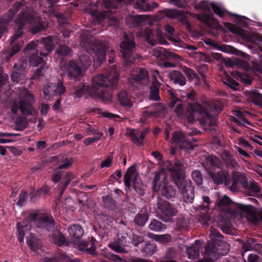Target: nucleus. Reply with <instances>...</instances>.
<instances>
[{
    "instance_id": "nucleus-1",
    "label": "nucleus",
    "mask_w": 262,
    "mask_h": 262,
    "mask_svg": "<svg viewBox=\"0 0 262 262\" xmlns=\"http://www.w3.org/2000/svg\"><path fill=\"white\" fill-rule=\"evenodd\" d=\"M114 76L113 75H99L94 77L90 86L86 88L84 85L81 84L79 88H74V94L77 97L80 98L85 93L95 99L110 100L112 98L111 91L113 90Z\"/></svg>"
},
{
    "instance_id": "nucleus-2",
    "label": "nucleus",
    "mask_w": 262,
    "mask_h": 262,
    "mask_svg": "<svg viewBox=\"0 0 262 262\" xmlns=\"http://www.w3.org/2000/svg\"><path fill=\"white\" fill-rule=\"evenodd\" d=\"M186 100L188 102L187 112L189 114L188 118L191 121L197 120L205 130H215L216 120L215 117L209 113V108L196 102V93L190 90L186 93Z\"/></svg>"
},
{
    "instance_id": "nucleus-3",
    "label": "nucleus",
    "mask_w": 262,
    "mask_h": 262,
    "mask_svg": "<svg viewBox=\"0 0 262 262\" xmlns=\"http://www.w3.org/2000/svg\"><path fill=\"white\" fill-rule=\"evenodd\" d=\"M169 170L184 202L192 203L194 198V188L190 180L184 179V165L177 160L170 164Z\"/></svg>"
},
{
    "instance_id": "nucleus-4",
    "label": "nucleus",
    "mask_w": 262,
    "mask_h": 262,
    "mask_svg": "<svg viewBox=\"0 0 262 262\" xmlns=\"http://www.w3.org/2000/svg\"><path fill=\"white\" fill-rule=\"evenodd\" d=\"M35 222L37 227L50 230L55 226V221L52 216L42 215L38 216L35 213L31 214L25 221L18 223V239L19 243H24L25 231L31 229L32 222Z\"/></svg>"
},
{
    "instance_id": "nucleus-5",
    "label": "nucleus",
    "mask_w": 262,
    "mask_h": 262,
    "mask_svg": "<svg viewBox=\"0 0 262 262\" xmlns=\"http://www.w3.org/2000/svg\"><path fill=\"white\" fill-rule=\"evenodd\" d=\"M80 44L88 53L94 54L95 66L99 67L105 60L106 47L100 41L96 40L89 34H86L81 37Z\"/></svg>"
},
{
    "instance_id": "nucleus-6",
    "label": "nucleus",
    "mask_w": 262,
    "mask_h": 262,
    "mask_svg": "<svg viewBox=\"0 0 262 262\" xmlns=\"http://www.w3.org/2000/svg\"><path fill=\"white\" fill-rule=\"evenodd\" d=\"M15 23L18 25V27H21V30L25 25L29 24L30 31L33 34H36L45 30V28L40 19L36 17L34 12L28 8L23 10L19 17L15 20Z\"/></svg>"
},
{
    "instance_id": "nucleus-7",
    "label": "nucleus",
    "mask_w": 262,
    "mask_h": 262,
    "mask_svg": "<svg viewBox=\"0 0 262 262\" xmlns=\"http://www.w3.org/2000/svg\"><path fill=\"white\" fill-rule=\"evenodd\" d=\"M135 47L136 42L134 34L129 32H124L120 43V49L126 66L130 65L135 60V56L133 52Z\"/></svg>"
},
{
    "instance_id": "nucleus-8",
    "label": "nucleus",
    "mask_w": 262,
    "mask_h": 262,
    "mask_svg": "<svg viewBox=\"0 0 262 262\" xmlns=\"http://www.w3.org/2000/svg\"><path fill=\"white\" fill-rule=\"evenodd\" d=\"M19 96L21 100L18 102H14L11 107L12 112L16 114L19 110L21 112L27 116L32 115L33 107L32 101L33 100V96L29 91L25 89H20Z\"/></svg>"
},
{
    "instance_id": "nucleus-9",
    "label": "nucleus",
    "mask_w": 262,
    "mask_h": 262,
    "mask_svg": "<svg viewBox=\"0 0 262 262\" xmlns=\"http://www.w3.org/2000/svg\"><path fill=\"white\" fill-rule=\"evenodd\" d=\"M161 174L157 172L152 182V188L154 191H159L161 195L168 200L174 198L177 193L176 189L164 181H160Z\"/></svg>"
},
{
    "instance_id": "nucleus-10",
    "label": "nucleus",
    "mask_w": 262,
    "mask_h": 262,
    "mask_svg": "<svg viewBox=\"0 0 262 262\" xmlns=\"http://www.w3.org/2000/svg\"><path fill=\"white\" fill-rule=\"evenodd\" d=\"M135 172L134 166H131L128 168L124 176V183L126 187H129L133 179V189L139 195L143 196L145 194L146 186L142 182L137 174H135Z\"/></svg>"
},
{
    "instance_id": "nucleus-11",
    "label": "nucleus",
    "mask_w": 262,
    "mask_h": 262,
    "mask_svg": "<svg viewBox=\"0 0 262 262\" xmlns=\"http://www.w3.org/2000/svg\"><path fill=\"white\" fill-rule=\"evenodd\" d=\"M158 217L164 222L170 221L177 212L174 205L168 201L158 199L157 203Z\"/></svg>"
},
{
    "instance_id": "nucleus-12",
    "label": "nucleus",
    "mask_w": 262,
    "mask_h": 262,
    "mask_svg": "<svg viewBox=\"0 0 262 262\" xmlns=\"http://www.w3.org/2000/svg\"><path fill=\"white\" fill-rule=\"evenodd\" d=\"M209 236L210 241L207 243L205 247L206 253L209 255L212 253H219V251L221 249L220 247H223L226 244L223 241V235L217 229L211 228Z\"/></svg>"
},
{
    "instance_id": "nucleus-13",
    "label": "nucleus",
    "mask_w": 262,
    "mask_h": 262,
    "mask_svg": "<svg viewBox=\"0 0 262 262\" xmlns=\"http://www.w3.org/2000/svg\"><path fill=\"white\" fill-rule=\"evenodd\" d=\"M197 142L196 139L191 138H188L187 137L181 132H176L173 134L171 138V143L180 149L184 150L192 149L195 145L191 142Z\"/></svg>"
},
{
    "instance_id": "nucleus-14",
    "label": "nucleus",
    "mask_w": 262,
    "mask_h": 262,
    "mask_svg": "<svg viewBox=\"0 0 262 262\" xmlns=\"http://www.w3.org/2000/svg\"><path fill=\"white\" fill-rule=\"evenodd\" d=\"M38 41H32L29 42L24 50V52L26 54H31V55L29 57L30 62L33 67H36L38 64L40 63L42 61V58L38 56V54L42 56H47V53L43 52H39L37 47Z\"/></svg>"
},
{
    "instance_id": "nucleus-15",
    "label": "nucleus",
    "mask_w": 262,
    "mask_h": 262,
    "mask_svg": "<svg viewBox=\"0 0 262 262\" xmlns=\"http://www.w3.org/2000/svg\"><path fill=\"white\" fill-rule=\"evenodd\" d=\"M66 91L62 82L59 80L56 83H49L43 88L44 98L46 100H51L54 96L63 94Z\"/></svg>"
},
{
    "instance_id": "nucleus-16",
    "label": "nucleus",
    "mask_w": 262,
    "mask_h": 262,
    "mask_svg": "<svg viewBox=\"0 0 262 262\" xmlns=\"http://www.w3.org/2000/svg\"><path fill=\"white\" fill-rule=\"evenodd\" d=\"M23 31L21 27H19L15 31L14 34L11 37L10 46L11 49L8 51L7 55L5 57L7 60H9L13 55L18 52L24 44V42L19 38L21 36Z\"/></svg>"
},
{
    "instance_id": "nucleus-17",
    "label": "nucleus",
    "mask_w": 262,
    "mask_h": 262,
    "mask_svg": "<svg viewBox=\"0 0 262 262\" xmlns=\"http://www.w3.org/2000/svg\"><path fill=\"white\" fill-rule=\"evenodd\" d=\"M114 1L115 0H103L102 5L103 9V12L101 13L95 12L92 15L96 17L99 21L105 18H108L114 21L115 14L114 12L112 11V9L115 8Z\"/></svg>"
},
{
    "instance_id": "nucleus-18",
    "label": "nucleus",
    "mask_w": 262,
    "mask_h": 262,
    "mask_svg": "<svg viewBox=\"0 0 262 262\" xmlns=\"http://www.w3.org/2000/svg\"><path fill=\"white\" fill-rule=\"evenodd\" d=\"M207 174L214 183L216 185H221L224 183L226 186L231 185V181L230 174L226 170L221 169L217 171H213L208 170Z\"/></svg>"
},
{
    "instance_id": "nucleus-19",
    "label": "nucleus",
    "mask_w": 262,
    "mask_h": 262,
    "mask_svg": "<svg viewBox=\"0 0 262 262\" xmlns=\"http://www.w3.org/2000/svg\"><path fill=\"white\" fill-rule=\"evenodd\" d=\"M66 74L68 77L75 81L80 80L83 75V70L77 62L70 61L66 68Z\"/></svg>"
},
{
    "instance_id": "nucleus-20",
    "label": "nucleus",
    "mask_w": 262,
    "mask_h": 262,
    "mask_svg": "<svg viewBox=\"0 0 262 262\" xmlns=\"http://www.w3.org/2000/svg\"><path fill=\"white\" fill-rule=\"evenodd\" d=\"M21 4L16 2L13 6V9L10 10L7 15L4 16L0 19V39L7 32V25L11 21L14 15L19 10Z\"/></svg>"
},
{
    "instance_id": "nucleus-21",
    "label": "nucleus",
    "mask_w": 262,
    "mask_h": 262,
    "mask_svg": "<svg viewBox=\"0 0 262 262\" xmlns=\"http://www.w3.org/2000/svg\"><path fill=\"white\" fill-rule=\"evenodd\" d=\"M169 95V108L173 110V112L179 117H183L184 114V105L181 100L176 97L174 93L168 91Z\"/></svg>"
},
{
    "instance_id": "nucleus-22",
    "label": "nucleus",
    "mask_w": 262,
    "mask_h": 262,
    "mask_svg": "<svg viewBox=\"0 0 262 262\" xmlns=\"http://www.w3.org/2000/svg\"><path fill=\"white\" fill-rule=\"evenodd\" d=\"M231 175L230 189L232 191L237 190L240 186L243 188L247 187V181L248 180L244 173L237 171H233Z\"/></svg>"
},
{
    "instance_id": "nucleus-23",
    "label": "nucleus",
    "mask_w": 262,
    "mask_h": 262,
    "mask_svg": "<svg viewBox=\"0 0 262 262\" xmlns=\"http://www.w3.org/2000/svg\"><path fill=\"white\" fill-rule=\"evenodd\" d=\"M131 0H116V5L117 2L127 4L130 3ZM158 4L154 0H138L135 4V7L141 9L143 11H150L158 7ZM117 9L116 6V9Z\"/></svg>"
},
{
    "instance_id": "nucleus-24",
    "label": "nucleus",
    "mask_w": 262,
    "mask_h": 262,
    "mask_svg": "<svg viewBox=\"0 0 262 262\" xmlns=\"http://www.w3.org/2000/svg\"><path fill=\"white\" fill-rule=\"evenodd\" d=\"M136 74L132 75V77L127 79V82L129 87L134 88V83H138L139 82L147 78V72L144 68L137 69Z\"/></svg>"
},
{
    "instance_id": "nucleus-25",
    "label": "nucleus",
    "mask_w": 262,
    "mask_h": 262,
    "mask_svg": "<svg viewBox=\"0 0 262 262\" xmlns=\"http://www.w3.org/2000/svg\"><path fill=\"white\" fill-rule=\"evenodd\" d=\"M130 133V136L132 142L137 146H141L144 144V139L145 137L149 133V129L146 127L144 128L142 131H138L137 133L134 132L135 130L132 129Z\"/></svg>"
},
{
    "instance_id": "nucleus-26",
    "label": "nucleus",
    "mask_w": 262,
    "mask_h": 262,
    "mask_svg": "<svg viewBox=\"0 0 262 262\" xmlns=\"http://www.w3.org/2000/svg\"><path fill=\"white\" fill-rule=\"evenodd\" d=\"M146 19L144 15H129L125 18V23L129 28H135L142 25Z\"/></svg>"
},
{
    "instance_id": "nucleus-27",
    "label": "nucleus",
    "mask_w": 262,
    "mask_h": 262,
    "mask_svg": "<svg viewBox=\"0 0 262 262\" xmlns=\"http://www.w3.org/2000/svg\"><path fill=\"white\" fill-rule=\"evenodd\" d=\"M60 42V40L58 36H49L42 40V44L48 54L53 51L55 46L59 44Z\"/></svg>"
},
{
    "instance_id": "nucleus-28",
    "label": "nucleus",
    "mask_w": 262,
    "mask_h": 262,
    "mask_svg": "<svg viewBox=\"0 0 262 262\" xmlns=\"http://www.w3.org/2000/svg\"><path fill=\"white\" fill-rule=\"evenodd\" d=\"M139 35L144 38L152 46H154L157 43L154 32L149 27L141 28L139 31Z\"/></svg>"
},
{
    "instance_id": "nucleus-29",
    "label": "nucleus",
    "mask_w": 262,
    "mask_h": 262,
    "mask_svg": "<svg viewBox=\"0 0 262 262\" xmlns=\"http://www.w3.org/2000/svg\"><path fill=\"white\" fill-rule=\"evenodd\" d=\"M118 238L117 241L116 240V252L126 253L127 251L124 248L126 243V238L127 233L126 232L120 233V230H118L117 234Z\"/></svg>"
},
{
    "instance_id": "nucleus-30",
    "label": "nucleus",
    "mask_w": 262,
    "mask_h": 262,
    "mask_svg": "<svg viewBox=\"0 0 262 262\" xmlns=\"http://www.w3.org/2000/svg\"><path fill=\"white\" fill-rule=\"evenodd\" d=\"M169 79L176 84L183 86L186 84L185 76L179 71L173 70L168 75Z\"/></svg>"
},
{
    "instance_id": "nucleus-31",
    "label": "nucleus",
    "mask_w": 262,
    "mask_h": 262,
    "mask_svg": "<svg viewBox=\"0 0 262 262\" xmlns=\"http://www.w3.org/2000/svg\"><path fill=\"white\" fill-rule=\"evenodd\" d=\"M160 85V83L157 80L152 82L149 89V100L155 101H159L161 100L159 94Z\"/></svg>"
},
{
    "instance_id": "nucleus-32",
    "label": "nucleus",
    "mask_w": 262,
    "mask_h": 262,
    "mask_svg": "<svg viewBox=\"0 0 262 262\" xmlns=\"http://www.w3.org/2000/svg\"><path fill=\"white\" fill-rule=\"evenodd\" d=\"M27 244L31 250L34 252L37 251L42 246L40 240L32 234H30L29 236L27 237Z\"/></svg>"
},
{
    "instance_id": "nucleus-33",
    "label": "nucleus",
    "mask_w": 262,
    "mask_h": 262,
    "mask_svg": "<svg viewBox=\"0 0 262 262\" xmlns=\"http://www.w3.org/2000/svg\"><path fill=\"white\" fill-rule=\"evenodd\" d=\"M247 96L251 102L262 108V94L256 90H252L247 92Z\"/></svg>"
},
{
    "instance_id": "nucleus-34",
    "label": "nucleus",
    "mask_w": 262,
    "mask_h": 262,
    "mask_svg": "<svg viewBox=\"0 0 262 262\" xmlns=\"http://www.w3.org/2000/svg\"><path fill=\"white\" fill-rule=\"evenodd\" d=\"M243 189L249 195L254 196L255 194L260 192V187L258 184L254 180L247 181V187Z\"/></svg>"
},
{
    "instance_id": "nucleus-35",
    "label": "nucleus",
    "mask_w": 262,
    "mask_h": 262,
    "mask_svg": "<svg viewBox=\"0 0 262 262\" xmlns=\"http://www.w3.org/2000/svg\"><path fill=\"white\" fill-rule=\"evenodd\" d=\"M222 159L228 169H236L238 167V164L234 159L233 156L229 152L226 151Z\"/></svg>"
},
{
    "instance_id": "nucleus-36",
    "label": "nucleus",
    "mask_w": 262,
    "mask_h": 262,
    "mask_svg": "<svg viewBox=\"0 0 262 262\" xmlns=\"http://www.w3.org/2000/svg\"><path fill=\"white\" fill-rule=\"evenodd\" d=\"M54 160H57L59 162L63 163V164H61L58 167L57 169L68 168L71 166L73 163V161L72 160L64 158L63 156L62 155L52 157L51 161H53Z\"/></svg>"
},
{
    "instance_id": "nucleus-37",
    "label": "nucleus",
    "mask_w": 262,
    "mask_h": 262,
    "mask_svg": "<svg viewBox=\"0 0 262 262\" xmlns=\"http://www.w3.org/2000/svg\"><path fill=\"white\" fill-rule=\"evenodd\" d=\"M158 53L159 56H163L167 59H173L176 61H178L180 59V57L173 53L168 51L167 49L163 48H158Z\"/></svg>"
},
{
    "instance_id": "nucleus-38",
    "label": "nucleus",
    "mask_w": 262,
    "mask_h": 262,
    "mask_svg": "<svg viewBox=\"0 0 262 262\" xmlns=\"http://www.w3.org/2000/svg\"><path fill=\"white\" fill-rule=\"evenodd\" d=\"M201 247V241L196 240L194 242V244L192 245L190 247L187 248V253L188 257H192L199 256L200 253V249Z\"/></svg>"
},
{
    "instance_id": "nucleus-39",
    "label": "nucleus",
    "mask_w": 262,
    "mask_h": 262,
    "mask_svg": "<svg viewBox=\"0 0 262 262\" xmlns=\"http://www.w3.org/2000/svg\"><path fill=\"white\" fill-rule=\"evenodd\" d=\"M68 232L71 237L79 238L83 234V230L80 225H73L68 228Z\"/></svg>"
},
{
    "instance_id": "nucleus-40",
    "label": "nucleus",
    "mask_w": 262,
    "mask_h": 262,
    "mask_svg": "<svg viewBox=\"0 0 262 262\" xmlns=\"http://www.w3.org/2000/svg\"><path fill=\"white\" fill-rule=\"evenodd\" d=\"M53 243L58 246H60L66 243V238L64 235L59 231H55L52 236Z\"/></svg>"
},
{
    "instance_id": "nucleus-41",
    "label": "nucleus",
    "mask_w": 262,
    "mask_h": 262,
    "mask_svg": "<svg viewBox=\"0 0 262 262\" xmlns=\"http://www.w3.org/2000/svg\"><path fill=\"white\" fill-rule=\"evenodd\" d=\"M149 218L148 213H138L134 217V222L135 225L143 227L145 225Z\"/></svg>"
},
{
    "instance_id": "nucleus-42",
    "label": "nucleus",
    "mask_w": 262,
    "mask_h": 262,
    "mask_svg": "<svg viewBox=\"0 0 262 262\" xmlns=\"http://www.w3.org/2000/svg\"><path fill=\"white\" fill-rule=\"evenodd\" d=\"M118 100L121 105L131 107L132 105L128 97L126 92L124 91H121L118 94Z\"/></svg>"
},
{
    "instance_id": "nucleus-43",
    "label": "nucleus",
    "mask_w": 262,
    "mask_h": 262,
    "mask_svg": "<svg viewBox=\"0 0 262 262\" xmlns=\"http://www.w3.org/2000/svg\"><path fill=\"white\" fill-rule=\"evenodd\" d=\"M224 25L226 28L228 29L232 33L241 36H245V30L243 29L230 23L225 22Z\"/></svg>"
},
{
    "instance_id": "nucleus-44",
    "label": "nucleus",
    "mask_w": 262,
    "mask_h": 262,
    "mask_svg": "<svg viewBox=\"0 0 262 262\" xmlns=\"http://www.w3.org/2000/svg\"><path fill=\"white\" fill-rule=\"evenodd\" d=\"M152 238L162 244H168L172 241L171 235L168 234L162 235L152 234Z\"/></svg>"
},
{
    "instance_id": "nucleus-45",
    "label": "nucleus",
    "mask_w": 262,
    "mask_h": 262,
    "mask_svg": "<svg viewBox=\"0 0 262 262\" xmlns=\"http://www.w3.org/2000/svg\"><path fill=\"white\" fill-rule=\"evenodd\" d=\"M206 162L211 166L216 167L217 168H221V163L220 159L214 155H208L206 158Z\"/></svg>"
},
{
    "instance_id": "nucleus-46",
    "label": "nucleus",
    "mask_w": 262,
    "mask_h": 262,
    "mask_svg": "<svg viewBox=\"0 0 262 262\" xmlns=\"http://www.w3.org/2000/svg\"><path fill=\"white\" fill-rule=\"evenodd\" d=\"M89 243L85 241H81L78 245L79 249L85 253H90L91 255H94L96 254L95 248L93 246V243H91L92 246L90 248H88Z\"/></svg>"
},
{
    "instance_id": "nucleus-47",
    "label": "nucleus",
    "mask_w": 262,
    "mask_h": 262,
    "mask_svg": "<svg viewBox=\"0 0 262 262\" xmlns=\"http://www.w3.org/2000/svg\"><path fill=\"white\" fill-rule=\"evenodd\" d=\"M165 226L163 224L156 219L151 220L148 226L150 230L157 232L161 231L165 228Z\"/></svg>"
},
{
    "instance_id": "nucleus-48",
    "label": "nucleus",
    "mask_w": 262,
    "mask_h": 262,
    "mask_svg": "<svg viewBox=\"0 0 262 262\" xmlns=\"http://www.w3.org/2000/svg\"><path fill=\"white\" fill-rule=\"evenodd\" d=\"M28 124L27 118L20 117L15 121V127L17 130H23L27 127Z\"/></svg>"
},
{
    "instance_id": "nucleus-49",
    "label": "nucleus",
    "mask_w": 262,
    "mask_h": 262,
    "mask_svg": "<svg viewBox=\"0 0 262 262\" xmlns=\"http://www.w3.org/2000/svg\"><path fill=\"white\" fill-rule=\"evenodd\" d=\"M115 251V243H112L109 244L108 247L107 248H105L103 250V254L104 256L107 258L108 259L114 260H115V255L110 251V250Z\"/></svg>"
},
{
    "instance_id": "nucleus-50",
    "label": "nucleus",
    "mask_w": 262,
    "mask_h": 262,
    "mask_svg": "<svg viewBox=\"0 0 262 262\" xmlns=\"http://www.w3.org/2000/svg\"><path fill=\"white\" fill-rule=\"evenodd\" d=\"M78 61L83 69H88L91 64V60L88 55L79 56Z\"/></svg>"
},
{
    "instance_id": "nucleus-51",
    "label": "nucleus",
    "mask_w": 262,
    "mask_h": 262,
    "mask_svg": "<svg viewBox=\"0 0 262 262\" xmlns=\"http://www.w3.org/2000/svg\"><path fill=\"white\" fill-rule=\"evenodd\" d=\"M165 15L170 18H176L182 15L183 12L180 10L165 9L163 10Z\"/></svg>"
},
{
    "instance_id": "nucleus-52",
    "label": "nucleus",
    "mask_w": 262,
    "mask_h": 262,
    "mask_svg": "<svg viewBox=\"0 0 262 262\" xmlns=\"http://www.w3.org/2000/svg\"><path fill=\"white\" fill-rule=\"evenodd\" d=\"M224 83L234 90H237L239 84L237 81L230 76L226 78L224 81Z\"/></svg>"
},
{
    "instance_id": "nucleus-53",
    "label": "nucleus",
    "mask_w": 262,
    "mask_h": 262,
    "mask_svg": "<svg viewBox=\"0 0 262 262\" xmlns=\"http://www.w3.org/2000/svg\"><path fill=\"white\" fill-rule=\"evenodd\" d=\"M191 177L194 182L198 185H201L203 184V178L201 172L198 170H194L192 171Z\"/></svg>"
},
{
    "instance_id": "nucleus-54",
    "label": "nucleus",
    "mask_w": 262,
    "mask_h": 262,
    "mask_svg": "<svg viewBox=\"0 0 262 262\" xmlns=\"http://www.w3.org/2000/svg\"><path fill=\"white\" fill-rule=\"evenodd\" d=\"M156 250V247L154 244L150 243L149 242L145 243V246L143 248V251L147 255H152Z\"/></svg>"
},
{
    "instance_id": "nucleus-55",
    "label": "nucleus",
    "mask_w": 262,
    "mask_h": 262,
    "mask_svg": "<svg viewBox=\"0 0 262 262\" xmlns=\"http://www.w3.org/2000/svg\"><path fill=\"white\" fill-rule=\"evenodd\" d=\"M210 6L215 14L221 17H223L224 16L225 10L224 8L220 7L214 3H211L210 4Z\"/></svg>"
},
{
    "instance_id": "nucleus-56",
    "label": "nucleus",
    "mask_w": 262,
    "mask_h": 262,
    "mask_svg": "<svg viewBox=\"0 0 262 262\" xmlns=\"http://www.w3.org/2000/svg\"><path fill=\"white\" fill-rule=\"evenodd\" d=\"M188 221L184 216L180 217L177 221V226L179 230L186 229L188 226Z\"/></svg>"
},
{
    "instance_id": "nucleus-57",
    "label": "nucleus",
    "mask_w": 262,
    "mask_h": 262,
    "mask_svg": "<svg viewBox=\"0 0 262 262\" xmlns=\"http://www.w3.org/2000/svg\"><path fill=\"white\" fill-rule=\"evenodd\" d=\"M202 199L203 202L202 205L199 206L200 209L203 210L209 209L210 205L212 203L209 197L206 195H203Z\"/></svg>"
},
{
    "instance_id": "nucleus-58",
    "label": "nucleus",
    "mask_w": 262,
    "mask_h": 262,
    "mask_svg": "<svg viewBox=\"0 0 262 262\" xmlns=\"http://www.w3.org/2000/svg\"><path fill=\"white\" fill-rule=\"evenodd\" d=\"M103 201L105 206L107 208L114 207L115 201L112 195H107L103 197Z\"/></svg>"
},
{
    "instance_id": "nucleus-59",
    "label": "nucleus",
    "mask_w": 262,
    "mask_h": 262,
    "mask_svg": "<svg viewBox=\"0 0 262 262\" xmlns=\"http://www.w3.org/2000/svg\"><path fill=\"white\" fill-rule=\"evenodd\" d=\"M70 49L68 46L63 45H59V48L57 51V53L58 54L62 56H65L68 55V54L70 52Z\"/></svg>"
},
{
    "instance_id": "nucleus-60",
    "label": "nucleus",
    "mask_w": 262,
    "mask_h": 262,
    "mask_svg": "<svg viewBox=\"0 0 262 262\" xmlns=\"http://www.w3.org/2000/svg\"><path fill=\"white\" fill-rule=\"evenodd\" d=\"M144 237L141 235H138L136 234H133V237H132V243L133 244L136 246L137 247L140 244H142L144 241Z\"/></svg>"
},
{
    "instance_id": "nucleus-61",
    "label": "nucleus",
    "mask_w": 262,
    "mask_h": 262,
    "mask_svg": "<svg viewBox=\"0 0 262 262\" xmlns=\"http://www.w3.org/2000/svg\"><path fill=\"white\" fill-rule=\"evenodd\" d=\"M177 256L176 250L172 247L168 248L165 252V256L167 259L172 260L176 258Z\"/></svg>"
},
{
    "instance_id": "nucleus-62",
    "label": "nucleus",
    "mask_w": 262,
    "mask_h": 262,
    "mask_svg": "<svg viewBox=\"0 0 262 262\" xmlns=\"http://www.w3.org/2000/svg\"><path fill=\"white\" fill-rule=\"evenodd\" d=\"M166 107L161 103L156 104V110L154 112H156V116L160 114H164L166 113Z\"/></svg>"
},
{
    "instance_id": "nucleus-63",
    "label": "nucleus",
    "mask_w": 262,
    "mask_h": 262,
    "mask_svg": "<svg viewBox=\"0 0 262 262\" xmlns=\"http://www.w3.org/2000/svg\"><path fill=\"white\" fill-rule=\"evenodd\" d=\"M113 159V155L112 154L110 156L108 157L106 159L103 161L100 165L101 168L108 167L112 164Z\"/></svg>"
},
{
    "instance_id": "nucleus-64",
    "label": "nucleus",
    "mask_w": 262,
    "mask_h": 262,
    "mask_svg": "<svg viewBox=\"0 0 262 262\" xmlns=\"http://www.w3.org/2000/svg\"><path fill=\"white\" fill-rule=\"evenodd\" d=\"M50 187L47 185H43L40 189L37 190L36 195L40 196L48 194Z\"/></svg>"
}]
</instances>
